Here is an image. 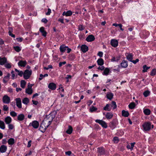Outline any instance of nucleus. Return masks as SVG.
Returning <instances> with one entry per match:
<instances>
[{
    "label": "nucleus",
    "mask_w": 156,
    "mask_h": 156,
    "mask_svg": "<svg viewBox=\"0 0 156 156\" xmlns=\"http://www.w3.org/2000/svg\"><path fill=\"white\" fill-rule=\"evenodd\" d=\"M23 40V39L22 37L17 38L16 39V40H17L18 42H21Z\"/></svg>",
    "instance_id": "obj_49"
},
{
    "label": "nucleus",
    "mask_w": 156,
    "mask_h": 156,
    "mask_svg": "<svg viewBox=\"0 0 156 156\" xmlns=\"http://www.w3.org/2000/svg\"><path fill=\"white\" fill-rule=\"evenodd\" d=\"M3 102L6 104H8L10 102V99L7 95H4L2 98Z\"/></svg>",
    "instance_id": "obj_6"
},
{
    "label": "nucleus",
    "mask_w": 156,
    "mask_h": 156,
    "mask_svg": "<svg viewBox=\"0 0 156 156\" xmlns=\"http://www.w3.org/2000/svg\"><path fill=\"white\" fill-rule=\"evenodd\" d=\"M72 14V12L70 10H69L66 12L64 11L62 13L63 16H70Z\"/></svg>",
    "instance_id": "obj_20"
},
{
    "label": "nucleus",
    "mask_w": 156,
    "mask_h": 156,
    "mask_svg": "<svg viewBox=\"0 0 156 156\" xmlns=\"http://www.w3.org/2000/svg\"><path fill=\"white\" fill-rule=\"evenodd\" d=\"M23 74V73L22 71H19V72H18V75L21 76H22Z\"/></svg>",
    "instance_id": "obj_56"
},
{
    "label": "nucleus",
    "mask_w": 156,
    "mask_h": 156,
    "mask_svg": "<svg viewBox=\"0 0 156 156\" xmlns=\"http://www.w3.org/2000/svg\"><path fill=\"white\" fill-rule=\"evenodd\" d=\"M143 72H145L147 71V70L150 68V67H147L146 65H144L143 67Z\"/></svg>",
    "instance_id": "obj_38"
},
{
    "label": "nucleus",
    "mask_w": 156,
    "mask_h": 156,
    "mask_svg": "<svg viewBox=\"0 0 156 156\" xmlns=\"http://www.w3.org/2000/svg\"><path fill=\"white\" fill-rule=\"evenodd\" d=\"M13 48L14 50L17 52H19L21 50V48H20L18 46H14V47Z\"/></svg>",
    "instance_id": "obj_40"
},
{
    "label": "nucleus",
    "mask_w": 156,
    "mask_h": 156,
    "mask_svg": "<svg viewBox=\"0 0 156 156\" xmlns=\"http://www.w3.org/2000/svg\"><path fill=\"white\" fill-rule=\"evenodd\" d=\"M97 62L99 65L102 66L104 64V60L102 58H99L97 61Z\"/></svg>",
    "instance_id": "obj_28"
},
{
    "label": "nucleus",
    "mask_w": 156,
    "mask_h": 156,
    "mask_svg": "<svg viewBox=\"0 0 156 156\" xmlns=\"http://www.w3.org/2000/svg\"><path fill=\"white\" fill-rule=\"evenodd\" d=\"M33 85L30 84L29 83H28L27 88L26 89V93L29 94H30L33 93V90L32 89V87L33 86Z\"/></svg>",
    "instance_id": "obj_3"
},
{
    "label": "nucleus",
    "mask_w": 156,
    "mask_h": 156,
    "mask_svg": "<svg viewBox=\"0 0 156 156\" xmlns=\"http://www.w3.org/2000/svg\"><path fill=\"white\" fill-rule=\"evenodd\" d=\"M0 128L2 129H4L5 128L4 123L1 121H0Z\"/></svg>",
    "instance_id": "obj_36"
},
{
    "label": "nucleus",
    "mask_w": 156,
    "mask_h": 156,
    "mask_svg": "<svg viewBox=\"0 0 156 156\" xmlns=\"http://www.w3.org/2000/svg\"><path fill=\"white\" fill-rule=\"evenodd\" d=\"M111 44L113 47H116L118 45V41L117 40L113 39L111 40Z\"/></svg>",
    "instance_id": "obj_7"
},
{
    "label": "nucleus",
    "mask_w": 156,
    "mask_h": 156,
    "mask_svg": "<svg viewBox=\"0 0 156 156\" xmlns=\"http://www.w3.org/2000/svg\"><path fill=\"white\" fill-rule=\"evenodd\" d=\"M51 9H48V12L46 13V15H49L51 13Z\"/></svg>",
    "instance_id": "obj_53"
},
{
    "label": "nucleus",
    "mask_w": 156,
    "mask_h": 156,
    "mask_svg": "<svg viewBox=\"0 0 156 156\" xmlns=\"http://www.w3.org/2000/svg\"><path fill=\"white\" fill-rule=\"evenodd\" d=\"M113 94L111 93H109L107 94V98L111 100L113 98Z\"/></svg>",
    "instance_id": "obj_30"
},
{
    "label": "nucleus",
    "mask_w": 156,
    "mask_h": 156,
    "mask_svg": "<svg viewBox=\"0 0 156 156\" xmlns=\"http://www.w3.org/2000/svg\"><path fill=\"white\" fill-rule=\"evenodd\" d=\"M26 82L24 80H22L20 83V86L23 88H24L26 84Z\"/></svg>",
    "instance_id": "obj_33"
},
{
    "label": "nucleus",
    "mask_w": 156,
    "mask_h": 156,
    "mask_svg": "<svg viewBox=\"0 0 156 156\" xmlns=\"http://www.w3.org/2000/svg\"><path fill=\"white\" fill-rule=\"evenodd\" d=\"M7 61L6 58L4 57L2 58L0 57V65H4L6 62Z\"/></svg>",
    "instance_id": "obj_15"
},
{
    "label": "nucleus",
    "mask_w": 156,
    "mask_h": 156,
    "mask_svg": "<svg viewBox=\"0 0 156 156\" xmlns=\"http://www.w3.org/2000/svg\"><path fill=\"white\" fill-rule=\"evenodd\" d=\"M10 115L13 117H15L17 115V114L14 112H11L10 113Z\"/></svg>",
    "instance_id": "obj_45"
},
{
    "label": "nucleus",
    "mask_w": 156,
    "mask_h": 156,
    "mask_svg": "<svg viewBox=\"0 0 156 156\" xmlns=\"http://www.w3.org/2000/svg\"><path fill=\"white\" fill-rule=\"evenodd\" d=\"M121 65L122 67L126 68L128 66V63L127 61L123 60L121 63Z\"/></svg>",
    "instance_id": "obj_23"
},
{
    "label": "nucleus",
    "mask_w": 156,
    "mask_h": 156,
    "mask_svg": "<svg viewBox=\"0 0 156 156\" xmlns=\"http://www.w3.org/2000/svg\"><path fill=\"white\" fill-rule=\"evenodd\" d=\"M68 48V47L64 45H61L60 47V51L62 52H64Z\"/></svg>",
    "instance_id": "obj_18"
},
{
    "label": "nucleus",
    "mask_w": 156,
    "mask_h": 156,
    "mask_svg": "<svg viewBox=\"0 0 156 156\" xmlns=\"http://www.w3.org/2000/svg\"><path fill=\"white\" fill-rule=\"evenodd\" d=\"M118 26L120 27V30H121L123 31L124 30L122 28V25L121 24H119V25H118Z\"/></svg>",
    "instance_id": "obj_62"
},
{
    "label": "nucleus",
    "mask_w": 156,
    "mask_h": 156,
    "mask_svg": "<svg viewBox=\"0 0 156 156\" xmlns=\"http://www.w3.org/2000/svg\"><path fill=\"white\" fill-rule=\"evenodd\" d=\"M151 124L149 122H145L143 125L144 129L145 131H149L151 129Z\"/></svg>",
    "instance_id": "obj_4"
},
{
    "label": "nucleus",
    "mask_w": 156,
    "mask_h": 156,
    "mask_svg": "<svg viewBox=\"0 0 156 156\" xmlns=\"http://www.w3.org/2000/svg\"><path fill=\"white\" fill-rule=\"evenodd\" d=\"M88 47L85 45H82L81 48V51L84 53L86 52L88 50Z\"/></svg>",
    "instance_id": "obj_13"
},
{
    "label": "nucleus",
    "mask_w": 156,
    "mask_h": 156,
    "mask_svg": "<svg viewBox=\"0 0 156 156\" xmlns=\"http://www.w3.org/2000/svg\"><path fill=\"white\" fill-rule=\"evenodd\" d=\"M24 118V115L23 114H20L18 116L17 119L19 121L23 120Z\"/></svg>",
    "instance_id": "obj_26"
},
{
    "label": "nucleus",
    "mask_w": 156,
    "mask_h": 156,
    "mask_svg": "<svg viewBox=\"0 0 156 156\" xmlns=\"http://www.w3.org/2000/svg\"><path fill=\"white\" fill-rule=\"evenodd\" d=\"M150 93V92L149 90H146L143 93V95L145 97H147L149 95Z\"/></svg>",
    "instance_id": "obj_37"
},
{
    "label": "nucleus",
    "mask_w": 156,
    "mask_h": 156,
    "mask_svg": "<svg viewBox=\"0 0 156 156\" xmlns=\"http://www.w3.org/2000/svg\"><path fill=\"white\" fill-rule=\"evenodd\" d=\"M156 74V69H153L151 72L150 75L151 76H154Z\"/></svg>",
    "instance_id": "obj_39"
},
{
    "label": "nucleus",
    "mask_w": 156,
    "mask_h": 156,
    "mask_svg": "<svg viewBox=\"0 0 156 156\" xmlns=\"http://www.w3.org/2000/svg\"><path fill=\"white\" fill-rule=\"evenodd\" d=\"M139 60L138 59H136L135 60H132L131 62H132L134 64H136L137 62H138Z\"/></svg>",
    "instance_id": "obj_57"
},
{
    "label": "nucleus",
    "mask_w": 156,
    "mask_h": 156,
    "mask_svg": "<svg viewBox=\"0 0 156 156\" xmlns=\"http://www.w3.org/2000/svg\"><path fill=\"white\" fill-rule=\"evenodd\" d=\"M104 67L103 66H102L101 67L99 66L98 68V69H100L101 70H104Z\"/></svg>",
    "instance_id": "obj_63"
},
{
    "label": "nucleus",
    "mask_w": 156,
    "mask_h": 156,
    "mask_svg": "<svg viewBox=\"0 0 156 156\" xmlns=\"http://www.w3.org/2000/svg\"><path fill=\"white\" fill-rule=\"evenodd\" d=\"M95 37L92 34L89 35L86 38V40L88 42H92L95 40Z\"/></svg>",
    "instance_id": "obj_9"
},
{
    "label": "nucleus",
    "mask_w": 156,
    "mask_h": 156,
    "mask_svg": "<svg viewBox=\"0 0 156 156\" xmlns=\"http://www.w3.org/2000/svg\"><path fill=\"white\" fill-rule=\"evenodd\" d=\"M40 31L42 33V35L44 37H45L47 34V32L44 30V28L43 27H41L40 28Z\"/></svg>",
    "instance_id": "obj_19"
},
{
    "label": "nucleus",
    "mask_w": 156,
    "mask_h": 156,
    "mask_svg": "<svg viewBox=\"0 0 156 156\" xmlns=\"http://www.w3.org/2000/svg\"><path fill=\"white\" fill-rule=\"evenodd\" d=\"M5 66L7 68H10L11 66L10 64L8 63L5 64Z\"/></svg>",
    "instance_id": "obj_52"
},
{
    "label": "nucleus",
    "mask_w": 156,
    "mask_h": 156,
    "mask_svg": "<svg viewBox=\"0 0 156 156\" xmlns=\"http://www.w3.org/2000/svg\"><path fill=\"white\" fill-rule=\"evenodd\" d=\"M10 76V74L9 73H7V75L5 76L3 78V82L4 83H6L9 80Z\"/></svg>",
    "instance_id": "obj_17"
},
{
    "label": "nucleus",
    "mask_w": 156,
    "mask_h": 156,
    "mask_svg": "<svg viewBox=\"0 0 156 156\" xmlns=\"http://www.w3.org/2000/svg\"><path fill=\"white\" fill-rule=\"evenodd\" d=\"M109 126L111 127L114 128L115 127V125L113 122H111L109 124Z\"/></svg>",
    "instance_id": "obj_44"
},
{
    "label": "nucleus",
    "mask_w": 156,
    "mask_h": 156,
    "mask_svg": "<svg viewBox=\"0 0 156 156\" xmlns=\"http://www.w3.org/2000/svg\"><path fill=\"white\" fill-rule=\"evenodd\" d=\"M9 33H11L13 31V29L12 27H9Z\"/></svg>",
    "instance_id": "obj_55"
},
{
    "label": "nucleus",
    "mask_w": 156,
    "mask_h": 156,
    "mask_svg": "<svg viewBox=\"0 0 156 156\" xmlns=\"http://www.w3.org/2000/svg\"><path fill=\"white\" fill-rule=\"evenodd\" d=\"M127 59L129 61L131 62L132 60L133 55L131 53H126V54Z\"/></svg>",
    "instance_id": "obj_14"
},
{
    "label": "nucleus",
    "mask_w": 156,
    "mask_h": 156,
    "mask_svg": "<svg viewBox=\"0 0 156 156\" xmlns=\"http://www.w3.org/2000/svg\"><path fill=\"white\" fill-rule=\"evenodd\" d=\"M41 21L42 22H43L44 23H46L47 22L48 20L46 19L43 18L42 20Z\"/></svg>",
    "instance_id": "obj_58"
},
{
    "label": "nucleus",
    "mask_w": 156,
    "mask_h": 156,
    "mask_svg": "<svg viewBox=\"0 0 156 156\" xmlns=\"http://www.w3.org/2000/svg\"><path fill=\"white\" fill-rule=\"evenodd\" d=\"M111 106L113 107H116L117 105L116 104V102L114 101H112V104L111 105Z\"/></svg>",
    "instance_id": "obj_43"
},
{
    "label": "nucleus",
    "mask_w": 156,
    "mask_h": 156,
    "mask_svg": "<svg viewBox=\"0 0 156 156\" xmlns=\"http://www.w3.org/2000/svg\"><path fill=\"white\" fill-rule=\"evenodd\" d=\"M7 150V147L4 145H2L0 147V151L1 153L5 152Z\"/></svg>",
    "instance_id": "obj_21"
},
{
    "label": "nucleus",
    "mask_w": 156,
    "mask_h": 156,
    "mask_svg": "<svg viewBox=\"0 0 156 156\" xmlns=\"http://www.w3.org/2000/svg\"><path fill=\"white\" fill-rule=\"evenodd\" d=\"M52 68V66L51 65H48V67H44V69H46V70H48L49 69H51Z\"/></svg>",
    "instance_id": "obj_51"
},
{
    "label": "nucleus",
    "mask_w": 156,
    "mask_h": 156,
    "mask_svg": "<svg viewBox=\"0 0 156 156\" xmlns=\"http://www.w3.org/2000/svg\"><path fill=\"white\" fill-rule=\"evenodd\" d=\"M16 105L18 107H21V99L20 98H16L15 99Z\"/></svg>",
    "instance_id": "obj_11"
},
{
    "label": "nucleus",
    "mask_w": 156,
    "mask_h": 156,
    "mask_svg": "<svg viewBox=\"0 0 156 156\" xmlns=\"http://www.w3.org/2000/svg\"><path fill=\"white\" fill-rule=\"evenodd\" d=\"M95 122L101 125L104 128H106L107 127V123L105 122L102 120L96 119L95 120Z\"/></svg>",
    "instance_id": "obj_5"
},
{
    "label": "nucleus",
    "mask_w": 156,
    "mask_h": 156,
    "mask_svg": "<svg viewBox=\"0 0 156 156\" xmlns=\"http://www.w3.org/2000/svg\"><path fill=\"white\" fill-rule=\"evenodd\" d=\"M109 72V69L108 68H106L104 71V74L105 75H107Z\"/></svg>",
    "instance_id": "obj_41"
},
{
    "label": "nucleus",
    "mask_w": 156,
    "mask_h": 156,
    "mask_svg": "<svg viewBox=\"0 0 156 156\" xmlns=\"http://www.w3.org/2000/svg\"><path fill=\"white\" fill-rule=\"evenodd\" d=\"M48 88L52 90H55L56 88V85L53 83H50L48 86Z\"/></svg>",
    "instance_id": "obj_12"
},
{
    "label": "nucleus",
    "mask_w": 156,
    "mask_h": 156,
    "mask_svg": "<svg viewBox=\"0 0 156 156\" xmlns=\"http://www.w3.org/2000/svg\"><path fill=\"white\" fill-rule=\"evenodd\" d=\"M53 117L51 115V114H50L48 115H47L46 118L44 120H47V121H48V123H50V124L53 120Z\"/></svg>",
    "instance_id": "obj_8"
},
{
    "label": "nucleus",
    "mask_w": 156,
    "mask_h": 156,
    "mask_svg": "<svg viewBox=\"0 0 156 156\" xmlns=\"http://www.w3.org/2000/svg\"><path fill=\"white\" fill-rule=\"evenodd\" d=\"M31 140H30L28 142V145H27V147H30L31 146Z\"/></svg>",
    "instance_id": "obj_61"
},
{
    "label": "nucleus",
    "mask_w": 156,
    "mask_h": 156,
    "mask_svg": "<svg viewBox=\"0 0 156 156\" xmlns=\"http://www.w3.org/2000/svg\"><path fill=\"white\" fill-rule=\"evenodd\" d=\"M65 153L66 154L68 155H70L72 153L71 152V151H67Z\"/></svg>",
    "instance_id": "obj_60"
},
{
    "label": "nucleus",
    "mask_w": 156,
    "mask_h": 156,
    "mask_svg": "<svg viewBox=\"0 0 156 156\" xmlns=\"http://www.w3.org/2000/svg\"><path fill=\"white\" fill-rule=\"evenodd\" d=\"M47 120H44L42 122L39 128L40 130L43 133L44 132L50 123H48Z\"/></svg>",
    "instance_id": "obj_1"
},
{
    "label": "nucleus",
    "mask_w": 156,
    "mask_h": 156,
    "mask_svg": "<svg viewBox=\"0 0 156 156\" xmlns=\"http://www.w3.org/2000/svg\"><path fill=\"white\" fill-rule=\"evenodd\" d=\"M27 64V62L26 61H20L18 63V65L24 67Z\"/></svg>",
    "instance_id": "obj_22"
},
{
    "label": "nucleus",
    "mask_w": 156,
    "mask_h": 156,
    "mask_svg": "<svg viewBox=\"0 0 156 156\" xmlns=\"http://www.w3.org/2000/svg\"><path fill=\"white\" fill-rule=\"evenodd\" d=\"M129 113L128 111L123 110L122 111V115L125 117H128L129 115Z\"/></svg>",
    "instance_id": "obj_25"
},
{
    "label": "nucleus",
    "mask_w": 156,
    "mask_h": 156,
    "mask_svg": "<svg viewBox=\"0 0 156 156\" xmlns=\"http://www.w3.org/2000/svg\"><path fill=\"white\" fill-rule=\"evenodd\" d=\"M14 140L13 138H11L8 140V143L9 144L12 145L14 143Z\"/></svg>",
    "instance_id": "obj_34"
},
{
    "label": "nucleus",
    "mask_w": 156,
    "mask_h": 156,
    "mask_svg": "<svg viewBox=\"0 0 156 156\" xmlns=\"http://www.w3.org/2000/svg\"><path fill=\"white\" fill-rule=\"evenodd\" d=\"M72 127L70 126H69L68 129L66 131V132L68 134H70L72 133Z\"/></svg>",
    "instance_id": "obj_24"
},
{
    "label": "nucleus",
    "mask_w": 156,
    "mask_h": 156,
    "mask_svg": "<svg viewBox=\"0 0 156 156\" xmlns=\"http://www.w3.org/2000/svg\"><path fill=\"white\" fill-rule=\"evenodd\" d=\"M84 29V27L82 25H79V30H82Z\"/></svg>",
    "instance_id": "obj_48"
},
{
    "label": "nucleus",
    "mask_w": 156,
    "mask_h": 156,
    "mask_svg": "<svg viewBox=\"0 0 156 156\" xmlns=\"http://www.w3.org/2000/svg\"><path fill=\"white\" fill-rule=\"evenodd\" d=\"M12 119L10 117L8 116L5 118V122L7 124H9L11 122Z\"/></svg>",
    "instance_id": "obj_27"
},
{
    "label": "nucleus",
    "mask_w": 156,
    "mask_h": 156,
    "mask_svg": "<svg viewBox=\"0 0 156 156\" xmlns=\"http://www.w3.org/2000/svg\"><path fill=\"white\" fill-rule=\"evenodd\" d=\"M58 21L61 22L62 23H64V22L63 21V19H59L58 20Z\"/></svg>",
    "instance_id": "obj_64"
},
{
    "label": "nucleus",
    "mask_w": 156,
    "mask_h": 156,
    "mask_svg": "<svg viewBox=\"0 0 156 156\" xmlns=\"http://www.w3.org/2000/svg\"><path fill=\"white\" fill-rule=\"evenodd\" d=\"M29 100L28 98H24L22 101V102L23 103L27 105V104L29 103Z\"/></svg>",
    "instance_id": "obj_31"
},
{
    "label": "nucleus",
    "mask_w": 156,
    "mask_h": 156,
    "mask_svg": "<svg viewBox=\"0 0 156 156\" xmlns=\"http://www.w3.org/2000/svg\"><path fill=\"white\" fill-rule=\"evenodd\" d=\"M113 141L115 143H117L119 141L118 137H114L113 138Z\"/></svg>",
    "instance_id": "obj_46"
},
{
    "label": "nucleus",
    "mask_w": 156,
    "mask_h": 156,
    "mask_svg": "<svg viewBox=\"0 0 156 156\" xmlns=\"http://www.w3.org/2000/svg\"><path fill=\"white\" fill-rule=\"evenodd\" d=\"M98 149L97 152L98 153V155H101L105 154V151L103 147H99Z\"/></svg>",
    "instance_id": "obj_10"
},
{
    "label": "nucleus",
    "mask_w": 156,
    "mask_h": 156,
    "mask_svg": "<svg viewBox=\"0 0 156 156\" xmlns=\"http://www.w3.org/2000/svg\"><path fill=\"white\" fill-rule=\"evenodd\" d=\"M48 76V75L47 74H45L43 75L42 74H41L40 75V78H39V80H42V79L44 77H47Z\"/></svg>",
    "instance_id": "obj_35"
},
{
    "label": "nucleus",
    "mask_w": 156,
    "mask_h": 156,
    "mask_svg": "<svg viewBox=\"0 0 156 156\" xmlns=\"http://www.w3.org/2000/svg\"><path fill=\"white\" fill-rule=\"evenodd\" d=\"M103 55V53L102 52L99 51L98 52V55L100 56V57H101Z\"/></svg>",
    "instance_id": "obj_54"
},
{
    "label": "nucleus",
    "mask_w": 156,
    "mask_h": 156,
    "mask_svg": "<svg viewBox=\"0 0 156 156\" xmlns=\"http://www.w3.org/2000/svg\"><path fill=\"white\" fill-rule=\"evenodd\" d=\"M112 116V114L110 112L107 113L106 115V117L107 119H111Z\"/></svg>",
    "instance_id": "obj_29"
},
{
    "label": "nucleus",
    "mask_w": 156,
    "mask_h": 156,
    "mask_svg": "<svg viewBox=\"0 0 156 156\" xmlns=\"http://www.w3.org/2000/svg\"><path fill=\"white\" fill-rule=\"evenodd\" d=\"M33 127L35 129L37 128L39 126V122L37 121H34L32 123Z\"/></svg>",
    "instance_id": "obj_16"
},
{
    "label": "nucleus",
    "mask_w": 156,
    "mask_h": 156,
    "mask_svg": "<svg viewBox=\"0 0 156 156\" xmlns=\"http://www.w3.org/2000/svg\"><path fill=\"white\" fill-rule=\"evenodd\" d=\"M144 112L146 115H148L150 114L151 111L148 109H145L144 110Z\"/></svg>",
    "instance_id": "obj_32"
},
{
    "label": "nucleus",
    "mask_w": 156,
    "mask_h": 156,
    "mask_svg": "<svg viewBox=\"0 0 156 156\" xmlns=\"http://www.w3.org/2000/svg\"><path fill=\"white\" fill-rule=\"evenodd\" d=\"M129 107H135L136 106L134 102H132L129 105Z\"/></svg>",
    "instance_id": "obj_42"
},
{
    "label": "nucleus",
    "mask_w": 156,
    "mask_h": 156,
    "mask_svg": "<svg viewBox=\"0 0 156 156\" xmlns=\"http://www.w3.org/2000/svg\"><path fill=\"white\" fill-rule=\"evenodd\" d=\"M32 73L31 70H29L26 69L25 70L23 73V77L25 79H29Z\"/></svg>",
    "instance_id": "obj_2"
},
{
    "label": "nucleus",
    "mask_w": 156,
    "mask_h": 156,
    "mask_svg": "<svg viewBox=\"0 0 156 156\" xmlns=\"http://www.w3.org/2000/svg\"><path fill=\"white\" fill-rule=\"evenodd\" d=\"M66 62L64 61L62 62H60L59 63V67L62 66L63 65H65L66 64Z\"/></svg>",
    "instance_id": "obj_50"
},
{
    "label": "nucleus",
    "mask_w": 156,
    "mask_h": 156,
    "mask_svg": "<svg viewBox=\"0 0 156 156\" xmlns=\"http://www.w3.org/2000/svg\"><path fill=\"white\" fill-rule=\"evenodd\" d=\"M9 129H13V126L12 125L10 124L9 125Z\"/></svg>",
    "instance_id": "obj_59"
},
{
    "label": "nucleus",
    "mask_w": 156,
    "mask_h": 156,
    "mask_svg": "<svg viewBox=\"0 0 156 156\" xmlns=\"http://www.w3.org/2000/svg\"><path fill=\"white\" fill-rule=\"evenodd\" d=\"M97 110V108H90V111L91 112H95Z\"/></svg>",
    "instance_id": "obj_47"
}]
</instances>
